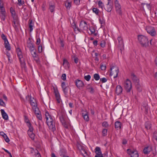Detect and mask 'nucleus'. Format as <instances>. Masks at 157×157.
Wrapping results in <instances>:
<instances>
[{
    "label": "nucleus",
    "instance_id": "19",
    "mask_svg": "<svg viewBox=\"0 0 157 157\" xmlns=\"http://www.w3.org/2000/svg\"><path fill=\"white\" fill-rule=\"evenodd\" d=\"M34 26V23L33 20L31 19L29 20V27L30 29V32H31L33 30V27Z\"/></svg>",
    "mask_w": 157,
    "mask_h": 157
},
{
    "label": "nucleus",
    "instance_id": "8",
    "mask_svg": "<svg viewBox=\"0 0 157 157\" xmlns=\"http://www.w3.org/2000/svg\"><path fill=\"white\" fill-rule=\"evenodd\" d=\"M116 10L117 13L120 15H121L122 13L121 10V6L117 0H116L114 2Z\"/></svg>",
    "mask_w": 157,
    "mask_h": 157
},
{
    "label": "nucleus",
    "instance_id": "49",
    "mask_svg": "<svg viewBox=\"0 0 157 157\" xmlns=\"http://www.w3.org/2000/svg\"><path fill=\"white\" fill-rule=\"evenodd\" d=\"M102 126L103 127L106 128L108 127L109 124L106 121H104L103 122L102 124Z\"/></svg>",
    "mask_w": 157,
    "mask_h": 157
},
{
    "label": "nucleus",
    "instance_id": "37",
    "mask_svg": "<svg viewBox=\"0 0 157 157\" xmlns=\"http://www.w3.org/2000/svg\"><path fill=\"white\" fill-rule=\"evenodd\" d=\"M107 134V130L106 129H104L102 131V135L103 136H106Z\"/></svg>",
    "mask_w": 157,
    "mask_h": 157
},
{
    "label": "nucleus",
    "instance_id": "42",
    "mask_svg": "<svg viewBox=\"0 0 157 157\" xmlns=\"http://www.w3.org/2000/svg\"><path fill=\"white\" fill-rule=\"evenodd\" d=\"M35 157H41L40 153L37 150L35 151Z\"/></svg>",
    "mask_w": 157,
    "mask_h": 157
},
{
    "label": "nucleus",
    "instance_id": "56",
    "mask_svg": "<svg viewBox=\"0 0 157 157\" xmlns=\"http://www.w3.org/2000/svg\"><path fill=\"white\" fill-rule=\"evenodd\" d=\"M1 37L2 39L4 40V42L6 40H6H8L6 36L3 34H2Z\"/></svg>",
    "mask_w": 157,
    "mask_h": 157
},
{
    "label": "nucleus",
    "instance_id": "59",
    "mask_svg": "<svg viewBox=\"0 0 157 157\" xmlns=\"http://www.w3.org/2000/svg\"><path fill=\"white\" fill-rule=\"evenodd\" d=\"M87 89L89 90V91L91 93H93L94 92V89L92 87H90L89 88H88Z\"/></svg>",
    "mask_w": 157,
    "mask_h": 157
},
{
    "label": "nucleus",
    "instance_id": "47",
    "mask_svg": "<svg viewBox=\"0 0 157 157\" xmlns=\"http://www.w3.org/2000/svg\"><path fill=\"white\" fill-rule=\"evenodd\" d=\"M34 60L36 61V63L38 64H39L40 63V61L38 57L36 56V57H33Z\"/></svg>",
    "mask_w": 157,
    "mask_h": 157
},
{
    "label": "nucleus",
    "instance_id": "62",
    "mask_svg": "<svg viewBox=\"0 0 157 157\" xmlns=\"http://www.w3.org/2000/svg\"><path fill=\"white\" fill-rule=\"evenodd\" d=\"M80 2V0H74V3L77 5L79 4Z\"/></svg>",
    "mask_w": 157,
    "mask_h": 157
},
{
    "label": "nucleus",
    "instance_id": "34",
    "mask_svg": "<svg viewBox=\"0 0 157 157\" xmlns=\"http://www.w3.org/2000/svg\"><path fill=\"white\" fill-rule=\"evenodd\" d=\"M66 151L64 149H62L60 151V156L63 157V155L61 154H63V155H66Z\"/></svg>",
    "mask_w": 157,
    "mask_h": 157
},
{
    "label": "nucleus",
    "instance_id": "40",
    "mask_svg": "<svg viewBox=\"0 0 157 157\" xmlns=\"http://www.w3.org/2000/svg\"><path fill=\"white\" fill-rule=\"evenodd\" d=\"M73 25H72V28L74 29L75 32L77 33L78 32L77 31V28L78 27H77L75 23H73Z\"/></svg>",
    "mask_w": 157,
    "mask_h": 157
},
{
    "label": "nucleus",
    "instance_id": "44",
    "mask_svg": "<svg viewBox=\"0 0 157 157\" xmlns=\"http://www.w3.org/2000/svg\"><path fill=\"white\" fill-rule=\"evenodd\" d=\"M89 29L90 31V34H92L95 33V29L94 27H91L89 28Z\"/></svg>",
    "mask_w": 157,
    "mask_h": 157
},
{
    "label": "nucleus",
    "instance_id": "46",
    "mask_svg": "<svg viewBox=\"0 0 157 157\" xmlns=\"http://www.w3.org/2000/svg\"><path fill=\"white\" fill-rule=\"evenodd\" d=\"M62 89L64 94L65 95L67 94L68 92V87H65Z\"/></svg>",
    "mask_w": 157,
    "mask_h": 157
},
{
    "label": "nucleus",
    "instance_id": "27",
    "mask_svg": "<svg viewBox=\"0 0 157 157\" xmlns=\"http://www.w3.org/2000/svg\"><path fill=\"white\" fill-rule=\"evenodd\" d=\"M24 117L25 122L26 123L27 125L31 123L28 117L26 116L25 115Z\"/></svg>",
    "mask_w": 157,
    "mask_h": 157
},
{
    "label": "nucleus",
    "instance_id": "16",
    "mask_svg": "<svg viewBox=\"0 0 157 157\" xmlns=\"http://www.w3.org/2000/svg\"><path fill=\"white\" fill-rule=\"evenodd\" d=\"M113 8V6L112 5L109 4V2H108L106 7L105 8V10L108 12H110Z\"/></svg>",
    "mask_w": 157,
    "mask_h": 157
},
{
    "label": "nucleus",
    "instance_id": "10",
    "mask_svg": "<svg viewBox=\"0 0 157 157\" xmlns=\"http://www.w3.org/2000/svg\"><path fill=\"white\" fill-rule=\"evenodd\" d=\"M30 104L32 106V109L33 110L36 109L38 108L36 102V101L35 99H34V98H32L31 97H30Z\"/></svg>",
    "mask_w": 157,
    "mask_h": 157
},
{
    "label": "nucleus",
    "instance_id": "32",
    "mask_svg": "<svg viewBox=\"0 0 157 157\" xmlns=\"http://www.w3.org/2000/svg\"><path fill=\"white\" fill-rule=\"evenodd\" d=\"M13 26L14 28H16L17 25L18 24V22L17 21V17L16 19H14V21H13Z\"/></svg>",
    "mask_w": 157,
    "mask_h": 157
},
{
    "label": "nucleus",
    "instance_id": "2",
    "mask_svg": "<svg viewBox=\"0 0 157 157\" xmlns=\"http://www.w3.org/2000/svg\"><path fill=\"white\" fill-rule=\"evenodd\" d=\"M138 40L139 42L143 47H146L148 45V39L146 36L143 35L138 36Z\"/></svg>",
    "mask_w": 157,
    "mask_h": 157
},
{
    "label": "nucleus",
    "instance_id": "38",
    "mask_svg": "<svg viewBox=\"0 0 157 157\" xmlns=\"http://www.w3.org/2000/svg\"><path fill=\"white\" fill-rule=\"evenodd\" d=\"M94 78L96 80H98L100 79V76L98 74H95L94 75Z\"/></svg>",
    "mask_w": 157,
    "mask_h": 157
},
{
    "label": "nucleus",
    "instance_id": "43",
    "mask_svg": "<svg viewBox=\"0 0 157 157\" xmlns=\"http://www.w3.org/2000/svg\"><path fill=\"white\" fill-rule=\"evenodd\" d=\"M142 109L145 110L146 114L148 113V107L147 105L143 106Z\"/></svg>",
    "mask_w": 157,
    "mask_h": 157
},
{
    "label": "nucleus",
    "instance_id": "55",
    "mask_svg": "<svg viewBox=\"0 0 157 157\" xmlns=\"http://www.w3.org/2000/svg\"><path fill=\"white\" fill-rule=\"evenodd\" d=\"M63 126L66 128H68V125L67 123L64 121L62 123Z\"/></svg>",
    "mask_w": 157,
    "mask_h": 157
},
{
    "label": "nucleus",
    "instance_id": "9",
    "mask_svg": "<svg viewBox=\"0 0 157 157\" xmlns=\"http://www.w3.org/2000/svg\"><path fill=\"white\" fill-rule=\"evenodd\" d=\"M127 151L128 154L130 155L131 157H139V154L136 151L131 150L128 149Z\"/></svg>",
    "mask_w": 157,
    "mask_h": 157
},
{
    "label": "nucleus",
    "instance_id": "13",
    "mask_svg": "<svg viewBox=\"0 0 157 157\" xmlns=\"http://www.w3.org/2000/svg\"><path fill=\"white\" fill-rule=\"evenodd\" d=\"M122 88L121 86H117L116 89V93L117 95H120L122 91Z\"/></svg>",
    "mask_w": 157,
    "mask_h": 157
},
{
    "label": "nucleus",
    "instance_id": "3",
    "mask_svg": "<svg viewBox=\"0 0 157 157\" xmlns=\"http://www.w3.org/2000/svg\"><path fill=\"white\" fill-rule=\"evenodd\" d=\"M111 71L110 75L113 76V78H115L117 77L119 72L118 67L116 66L111 67L110 68Z\"/></svg>",
    "mask_w": 157,
    "mask_h": 157
},
{
    "label": "nucleus",
    "instance_id": "31",
    "mask_svg": "<svg viewBox=\"0 0 157 157\" xmlns=\"http://www.w3.org/2000/svg\"><path fill=\"white\" fill-rule=\"evenodd\" d=\"M28 133L29 136L32 140H33L34 139L35 135L33 132H28Z\"/></svg>",
    "mask_w": 157,
    "mask_h": 157
},
{
    "label": "nucleus",
    "instance_id": "1",
    "mask_svg": "<svg viewBox=\"0 0 157 157\" xmlns=\"http://www.w3.org/2000/svg\"><path fill=\"white\" fill-rule=\"evenodd\" d=\"M45 115L46 123L49 129L52 132L56 130V126L54 117L50 115L48 112H46Z\"/></svg>",
    "mask_w": 157,
    "mask_h": 157
},
{
    "label": "nucleus",
    "instance_id": "20",
    "mask_svg": "<svg viewBox=\"0 0 157 157\" xmlns=\"http://www.w3.org/2000/svg\"><path fill=\"white\" fill-rule=\"evenodd\" d=\"M121 123L119 121H116L115 123V128L117 130L120 129L121 126Z\"/></svg>",
    "mask_w": 157,
    "mask_h": 157
},
{
    "label": "nucleus",
    "instance_id": "17",
    "mask_svg": "<svg viewBox=\"0 0 157 157\" xmlns=\"http://www.w3.org/2000/svg\"><path fill=\"white\" fill-rule=\"evenodd\" d=\"M152 150L151 147H147L144 148L143 150V152L145 154H148Z\"/></svg>",
    "mask_w": 157,
    "mask_h": 157
},
{
    "label": "nucleus",
    "instance_id": "24",
    "mask_svg": "<svg viewBox=\"0 0 157 157\" xmlns=\"http://www.w3.org/2000/svg\"><path fill=\"white\" fill-rule=\"evenodd\" d=\"M0 12L1 15H4L6 14L5 8L2 5H0Z\"/></svg>",
    "mask_w": 157,
    "mask_h": 157
},
{
    "label": "nucleus",
    "instance_id": "21",
    "mask_svg": "<svg viewBox=\"0 0 157 157\" xmlns=\"http://www.w3.org/2000/svg\"><path fill=\"white\" fill-rule=\"evenodd\" d=\"M82 116L84 120L86 121H89V117L88 113H82Z\"/></svg>",
    "mask_w": 157,
    "mask_h": 157
},
{
    "label": "nucleus",
    "instance_id": "45",
    "mask_svg": "<svg viewBox=\"0 0 157 157\" xmlns=\"http://www.w3.org/2000/svg\"><path fill=\"white\" fill-rule=\"evenodd\" d=\"M98 5L99 7L101 8L102 9L104 7V4L101 1H99L98 2Z\"/></svg>",
    "mask_w": 157,
    "mask_h": 157
},
{
    "label": "nucleus",
    "instance_id": "7",
    "mask_svg": "<svg viewBox=\"0 0 157 157\" xmlns=\"http://www.w3.org/2000/svg\"><path fill=\"white\" fill-rule=\"evenodd\" d=\"M146 30L147 33L152 36H155L156 35V32L154 27L152 26H148L146 27Z\"/></svg>",
    "mask_w": 157,
    "mask_h": 157
},
{
    "label": "nucleus",
    "instance_id": "5",
    "mask_svg": "<svg viewBox=\"0 0 157 157\" xmlns=\"http://www.w3.org/2000/svg\"><path fill=\"white\" fill-rule=\"evenodd\" d=\"M16 52L17 53V56L18 57L19 59L21 65H24V59L23 58V55L21 49L18 48L16 49Z\"/></svg>",
    "mask_w": 157,
    "mask_h": 157
},
{
    "label": "nucleus",
    "instance_id": "18",
    "mask_svg": "<svg viewBox=\"0 0 157 157\" xmlns=\"http://www.w3.org/2000/svg\"><path fill=\"white\" fill-rule=\"evenodd\" d=\"M55 95L57 102L59 103H60L61 100L60 98V95L58 91L55 92Z\"/></svg>",
    "mask_w": 157,
    "mask_h": 157
},
{
    "label": "nucleus",
    "instance_id": "52",
    "mask_svg": "<svg viewBox=\"0 0 157 157\" xmlns=\"http://www.w3.org/2000/svg\"><path fill=\"white\" fill-rule=\"evenodd\" d=\"M18 4L19 6L22 5L24 3V1H22L21 0H18Z\"/></svg>",
    "mask_w": 157,
    "mask_h": 157
},
{
    "label": "nucleus",
    "instance_id": "4",
    "mask_svg": "<svg viewBox=\"0 0 157 157\" xmlns=\"http://www.w3.org/2000/svg\"><path fill=\"white\" fill-rule=\"evenodd\" d=\"M80 28H77V31L78 32H81L83 30H86L88 29L86 21H82L79 24Z\"/></svg>",
    "mask_w": 157,
    "mask_h": 157
},
{
    "label": "nucleus",
    "instance_id": "12",
    "mask_svg": "<svg viewBox=\"0 0 157 157\" xmlns=\"http://www.w3.org/2000/svg\"><path fill=\"white\" fill-rule=\"evenodd\" d=\"M75 84L77 87L79 89L82 87L84 86V84L82 81L76 79L75 81Z\"/></svg>",
    "mask_w": 157,
    "mask_h": 157
},
{
    "label": "nucleus",
    "instance_id": "6",
    "mask_svg": "<svg viewBox=\"0 0 157 157\" xmlns=\"http://www.w3.org/2000/svg\"><path fill=\"white\" fill-rule=\"evenodd\" d=\"M124 87L127 92H129L132 89V83L128 79H127L124 83Z\"/></svg>",
    "mask_w": 157,
    "mask_h": 157
},
{
    "label": "nucleus",
    "instance_id": "53",
    "mask_svg": "<svg viewBox=\"0 0 157 157\" xmlns=\"http://www.w3.org/2000/svg\"><path fill=\"white\" fill-rule=\"evenodd\" d=\"M0 105L3 106H5L6 105L5 102L1 99H0Z\"/></svg>",
    "mask_w": 157,
    "mask_h": 157
},
{
    "label": "nucleus",
    "instance_id": "25",
    "mask_svg": "<svg viewBox=\"0 0 157 157\" xmlns=\"http://www.w3.org/2000/svg\"><path fill=\"white\" fill-rule=\"evenodd\" d=\"M63 65L65 67H69V63L67 60L65 59H63Z\"/></svg>",
    "mask_w": 157,
    "mask_h": 157
},
{
    "label": "nucleus",
    "instance_id": "26",
    "mask_svg": "<svg viewBox=\"0 0 157 157\" xmlns=\"http://www.w3.org/2000/svg\"><path fill=\"white\" fill-rule=\"evenodd\" d=\"M131 77L134 82H137L138 79L135 74L132 73L131 75Z\"/></svg>",
    "mask_w": 157,
    "mask_h": 157
},
{
    "label": "nucleus",
    "instance_id": "60",
    "mask_svg": "<svg viewBox=\"0 0 157 157\" xmlns=\"http://www.w3.org/2000/svg\"><path fill=\"white\" fill-rule=\"evenodd\" d=\"M38 50L39 53H41L42 51V47L41 45H39L38 48Z\"/></svg>",
    "mask_w": 157,
    "mask_h": 157
},
{
    "label": "nucleus",
    "instance_id": "15",
    "mask_svg": "<svg viewBox=\"0 0 157 157\" xmlns=\"http://www.w3.org/2000/svg\"><path fill=\"white\" fill-rule=\"evenodd\" d=\"M117 40L118 41V46L120 47L123 48L124 47L123 41L122 38L121 36H118L117 38Z\"/></svg>",
    "mask_w": 157,
    "mask_h": 157
},
{
    "label": "nucleus",
    "instance_id": "35",
    "mask_svg": "<svg viewBox=\"0 0 157 157\" xmlns=\"http://www.w3.org/2000/svg\"><path fill=\"white\" fill-rule=\"evenodd\" d=\"M96 153V155L95 156V157H103L101 151L97 152Z\"/></svg>",
    "mask_w": 157,
    "mask_h": 157
},
{
    "label": "nucleus",
    "instance_id": "36",
    "mask_svg": "<svg viewBox=\"0 0 157 157\" xmlns=\"http://www.w3.org/2000/svg\"><path fill=\"white\" fill-rule=\"evenodd\" d=\"M92 10L93 12L95 13L96 15H98V14L99 11L98 9L94 7L93 8Z\"/></svg>",
    "mask_w": 157,
    "mask_h": 157
},
{
    "label": "nucleus",
    "instance_id": "48",
    "mask_svg": "<svg viewBox=\"0 0 157 157\" xmlns=\"http://www.w3.org/2000/svg\"><path fill=\"white\" fill-rule=\"evenodd\" d=\"M90 78L91 76L90 75H87L85 76L84 77V79L87 81H89L90 80Z\"/></svg>",
    "mask_w": 157,
    "mask_h": 157
},
{
    "label": "nucleus",
    "instance_id": "50",
    "mask_svg": "<svg viewBox=\"0 0 157 157\" xmlns=\"http://www.w3.org/2000/svg\"><path fill=\"white\" fill-rule=\"evenodd\" d=\"M31 53L33 57L36 58V56H37V54L36 53V51H34L31 52Z\"/></svg>",
    "mask_w": 157,
    "mask_h": 157
},
{
    "label": "nucleus",
    "instance_id": "30",
    "mask_svg": "<svg viewBox=\"0 0 157 157\" xmlns=\"http://www.w3.org/2000/svg\"><path fill=\"white\" fill-rule=\"evenodd\" d=\"M100 68L101 70L105 71L106 68V64L104 63H101L100 64Z\"/></svg>",
    "mask_w": 157,
    "mask_h": 157
},
{
    "label": "nucleus",
    "instance_id": "63",
    "mask_svg": "<svg viewBox=\"0 0 157 157\" xmlns=\"http://www.w3.org/2000/svg\"><path fill=\"white\" fill-rule=\"evenodd\" d=\"M66 75L65 74H63L62 75L61 78L63 80H66Z\"/></svg>",
    "mask_w": 157,
    "mask_h": 157
},
{
    "label": "nucleus",
    "instance_id": "28",
    "mask_svg": "<svg viewBox=\"0 0 157 157\" xmlns=\"http://www.w3.org/2000/svg\"><path fill=\"white\" fill-rule=\"evenodd\" d=\"M27 126L29 127V130L28 131V132H33V126H32V124L31 123L30 124H28L27 125Z\"/></svg>",
    "mask_w": 157,
    "mask_h": 157
},
{
    "label": "nucleus",
    "instance_id": "11",
    "mask_svg": "<svg viewBox=\"0 0 157 157\" xmlns=\"http://www.w3.org/2000/svg\"><path fill=\"white\" fill-rule=\"evenodd\" d=\"M33 110L37 118L39 120H42V117L41 114L40 112L39 111L38 108L36 109H34Z\"/></svg>",
    "mask_w": 157,
    "mask_h": 157
},
{
    "label": "nucleus",
    "instance_id": "64",
    "mask_svg": "<svg viewBox=\"0 0 157 157\" xmlns=\"http://www.w3.org/2000/svg\"><path fill=\"white\" fill-rule=\"evenodd\" d=\"M95 152L101 151L100 147H96L95 148Z\"/></svg>",
    "mask_w": 157,
    "mask_h": 157
},
{
    "label": "nucleus",
    "instance_id": "23",
    "mask_svg": "<svg viewBox=\"0 0 157 157\" xmlns=\"http://www.w3.org/2000/svg\"><path fill=\"white\" fill-rule=\"evenodd\" d=\"M10 11L13 17V19H16L17 16L16 15L15 12V11L13 10L12 8H11L10 9Z\"/></svg>",
    "mask_w": 157,
    "mask_h": 157
},
{
    "label": "nucleus",
    "instance_id": "41",
    "mask_svg": "<svg viewBox=\"0 0 157 157\" xmlns=\"http://www.w3.org/2000/svg\"><path fill=\"white\" fill-rule=\"evenodd\" d=\"M65 6L67 9H69L71 6V2H66L65 4Z\"/></svg>",
    "mask_w": 157,
    "mask_h": 157
},
{
    "label": "nucleus",
    "instance_id": "22",
    "mask_svg": "<svg viewBox=\"0 0 157 157\" xmlns=\"http://www.w3.org/2000/svg\"><path fill=\"white\" fill-rule=\"evenodd\" d=\"M5 47L7 50L10 51L11 49L8 40L4 41Z\"/></svg>",
    "mask_w": 157,
    "mask_h": 157
},
{
    "label": "nucleus",
    "instance_id": "29",
    "mask_svg": "<svg viewBox=\"0 0 157 157\" xmlns=\"http://www.w3.org/2000/svg\"><path fill=\"white\" fill-rule=\"evenodd\" d=\"M145 128L147 129H150L151 127V123L149 122H146L145 124Z\"/></svg>",
    "mask_w": 157,
    "mask_h": 157
},
{
    "label": "nucleus",
    "instance_id": "57",
    "mask_svg": "<svg viewBox=\"0 0 157 157\" xmlns=\"http://www.w3.org/2000/svg\"><path fill=\"white\" fill-rule=\"evenodd\" d=\"M153 137L155 140L157 141V132H154L153 135Z\"/></svg>",
    "mask_w": 157,
    "mask_h": 157
},
{
    "label": "nucleus",
    "instance_id": "61",
    "mask_svg": "<svg viewBox=\"0 0 157 157\" xmlns=\"http://www.w3.org/2000/svg\"><path fill=\"white\" fill-rule=\"evenodd\" d=\"M100 81L102 83H104L106 82L107 80V79L105 78H103L100 79Z\"/></svg>",
    "mask_w": 157,
    "mask_h": 157
},
{
    "label": "nucleus",
    "instance_id": "58",
    "mask_svg": "<svg viewBox=\"0 0 157 157\" xmlns=\"http://www.w3.org/2000/svg\"><path fill=\"white\" fill-rule=\"evenodd\" d=\"M100 46L102 48H104L105 46V43L104 41H101L100 44Z\"/></svg>",
    "mask_w": 157,
    "mask_h": 157
},
{
    "label": "nucleus",
    "instance_id": "39",
    "mask_svg": "<svg viewBox=\"0 0 157 157\" xmlns=\"http://www.w3.org/2000/svg\"><path fill=\"white\" fill-rule=\"evenodd\" d=\"M2 137L4 139L5 141L7 143H8L10 141V139L7 137L6 135L5 134Z\"/></svg>",
    "mask_w": 157,
    "mask_h": 157
},
{
    "label": "nucleus",
    "instance_id": "33",
    "mask_svg": "<svg viewBox=\"0 0 157 157\" xmlns=\"http://www.w3.org/2000/svg\"><path fill=\"white\" fill-rule=\"evenodd\" d=\"M55 6L54 5H49V9L51 12H53L55 10Z\"/></svg>",
    "mask_w": 157,
    "mask_h": 157
},
{
    "label": "nucleus",
    "instance_id": "54",
    "mask_svg": "<svg viewBox=\"0 0 157 157\" xmlns=\"http://www.w3.org/2000/svg\"><path fill=\"white\" fill-rule=\"evenodd\" d=\"M59 119L61 123L65 121L63 116V115H61L59 117Z\"/></svg>",
    "mask_w": 157,
    "mask_h": 157
},
{
    "label": "nucleus",
    "instance_id": "51",
    "mask_svg": "<svg viewBox=\"0 0 157 157\" xmlns=\"http://www.w3.org/2000/svg\"><path fill=\"white\" fill-rule=\"evenodd\" d=\"M28 47L29 48H32L34 47L33 44L31 41L28 43Z\"/></svg>",
    "mask_w": 157,
    "mask_h": 157
},
{
    "label": "nucleus",
    "instance_id": "14",
    "mask_svg": "<svg viewBox=\"0 0 157 157\" xmlns=\"http://www.w3.org/2000/svg\"><path fill=\"white\" fill-rule=\"evenodd\" d=\"M2 117L5 120H8V116L7 113L5 112L3 109H1L0 110Z\"/></svg>",
    "mask_w": 157,
    "mask_h": 157
}]
</instances>
